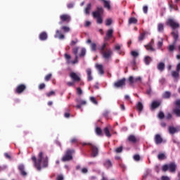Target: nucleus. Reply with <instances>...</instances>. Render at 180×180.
Wrapping results in <instances>:
<instances>
[{"instance_id": "obj_48", "label": "nucleus", "mask_w": 180, "mask_h": 180, "mask_svg": "<svg viewBox=\"0 0 180 180\" xmlns=\"http://www.w3.org/2000/svg\"><path fill=\"white\" fill-rule=\"evenodd\" d=\"M168 169H169V165H165L162 166V170L164 172H167V171H168Z\"/></svg>"}, {"instance_id": "obj_1", "label": "nucleus", "mask_w": 180, "mask_h": 180, "mask_svg": "<svg viewBox=\"0 0 180 180\" xmlns=\"http://www.w3.org/2000/svg\"><path fill=\"white\" fill-rule=\"evenodd\" d=\"M32 160L37 171H41V164L42 168H47L49 167V157L44 156L43 152L39 153L38 159L36 158V156H32Z\"/></svg>"}, {"instance_id": "obj_25", "label": "nucleus", "mask_w": 180, "mask_h": 180, "mask_svg": "<svg viewBox=\"0 0 180 180\" xmlns=\"http://www.w3.org/2000/svg\"><path fill=\"white\" fill-rule=\"evenodd\" d=\"M160 105H161V103L160 101H153L151 104V109L154 110V109H157V108L160 107Z\"/></svg>"}, {"instance_id": "obj_18", "label": "nucleus", "mask_w": 180, "mask_h": 180, "mask_svg": "<svg viewBox=\"0 0 180 180\" xmlns=\"http://www.w3.org/2000/svg\"><path fill=\"white\" fill-rule=\"evenodd\" d=\"M47 32H42L39 34V40H41L42 41H44V40H47Z\"/></svg>"}, {"instance_id": "obj_6", "label": "nucleus", "mask_w": 180, "mask_h": 180, "mask_svg": "<svg viewBox=\"0 0 180 180\" xmlns=\"http://www.w3.org/2000/svg\"><path fill=\"white\" fill-rule=\"evenodd\" d=\"M174 105L176 108L173 109V113L176 115L177 117H180V99L176 100L174 102Z\"/></svg>"}, {"instance_id": "obj_45", "label": "nucleus", "mask_w": 180, "mask_h": 180, "mask_svg": "<svg viewBox=\"0 0 180 180\" xmlns=\"http://www.w3.org/2000/svg\"><path fill=\"white\" fill-rule=\"evenodd\" d=\"M46 95L48 98H50V96H53L54 95H56V92H54V91H51L46 93Z\"/></svg>"}, {"instance_id": "obj_26", "label": "nucleus", "mask_w": 180, "mask_h": 180, "mask_svg": "<svg viewBox=\"0 0 180 180\" xmlns=\"http://www.w3.org/2000/svg\"><path fill=\"white\" fill-rule=\"evenodd\" d=\"M148 32L146 31H143L142 33H141L139 34V36L138 37V40L139 41H143V40H144V39H146V34H147Z\"/></svg>"}, {"instance_id": "obj_7", "label": "nucleus", "mask_w": 180, "mask_h": 180, "mask_svg": "<svg viewBox=\"0 0 180 180\" xmlns=\"http://www.w3.org/2000/svg\"><path fill=\"white\" fill-rule=\"evenodd\" d=\"M126 86V78L123 77L122 79L115 82L113 86L114 88H123Z\"/></svg>"}, {"instance_id": "obj_38", "label": "nucleus", "mask_w": 180, "mask_h": 180, "mask_svg": "<svg viewBox=\"0 0 180 180\" xmlns=\"http://www.w3.org/2000/svg\"><path fill=\"white\" fill-rule=\"evenodd\" d=\"M172 76L173 77V78H179V72L172 71Z\"/></svg>"}, {"instance_id": "obj_8", "label": "nucleus", "mask_w": 180, "mask_h": 180, "mask_svg": "<svg viewBox=\"0 0 180 180\" xmlns=\"http://www.w3.org/2000/svg\"><path fill=\"white\" fill-rule=\"evenodd\" d=\"M103 12H104L103 8H102L101 6H98L96 8V11L92 13L93 16L94 18H99V16H102V14L103 13Z\"/></svg>"}, {"instance_id": "obj_58", "label": "nucleus", "mask_w": 180, "mask_h": 180, "mask_svg": "<svg viewBox=\"0 0 180 180\" xmlns=\"http://www.w3.org/2000/svg\"><path fill=\"white\" fill-rule=\"evenodd\" d=\"M64 57L66 60H68V61H70V60H71V56L68 53H65Z\"/></svg>"}, {"instance_id": "obj_31", "label": "nucleus", "mask_w": 180, "mask_h": 180, "mask_svg": "<svg viewBox=\"0 0 180 180\" xmlns=\"http://www.w3.org/2000/svg\"><path fill=\"white\" fill-rule=\"evenodd\" d=\"M96 68L99 74H101V75H103V74H105V71L103 70V66L102 65H97Z\"/></svg>"}, {"instance_id": "obj_11", "label": "nucleus", "mask_w": 180, "mask_h": 180, "mask_svg": "<svg viewBox=\"0 0 180 180\" xmlns=\"http://www.w3.org/2000/svg\"><path fill=\"white\" fill-rule=\"evenodd\" d=\"M69 77H70L74 82H79V81H81V77L74 72H70Z\"/></svg>"}, {"instance_id": "obj_29", "label": "nucleus", "mask_w": 180, "mask_h": 180, "mask_svg": "<svg viewBox=\"0 0 180 180\" xmlns=\"http://www.w3.org/2000/svg\"><path fill=\"white\" fill-rule=\"evenodd\" d=\"M70 143L71 144H77V146H79V144H82V143L79 141V140H78L77 138L72 139L70 140Z\"/></svg>"}, {"instance_id": "obj_40", "label": "nucleus", "mask_w": 180, "mask_h": 180, "mask_svg": "<svg viewBox=\"0 0 180 180\" xmlns=\"http://www.w3.org/2000/svg\"><path fill=\"white\" fill-rule=\"evenodd\" d=\"M94 18L97 19L96 21H97V23L98 25H102V23L103 22V20L102 19V16L94 17Z\"/></svg>"}, {"instance_id": "obj_16", "label": "nucleus", "mask_w": 180, "mask_h": 180, "mask_svg": "<svg viewBox=\"0 0 180 180\" xmlns=\"http://www.w3.org/2000/svg\"><path fill=\"white\" fill-rule=\"evenodd\" d=\"M103 166L107 168V169H109V168H112V161L110 160L107 159L103 162Z\"/></svg>"}, {"instance_id": "obj_22", "label": "nucleus", "mask_w": 180, "mask_h": 180, "mask_svg": "<svg viewBox=\"0 0 180 180\" xmlns=\"http://www.w3.org/2000/svg\"><path fill=\"white\" fill-rule=\"evenodd\" d=\"M55 37H56V39H57V37H58V38L60 39V40H63V39H64L65 36H64V34H63L61 33V31L56 30V34H55Z\"/></svg>"}, {"instance_id": "obj_42", "label": "nucleus", "mask_w": 180, "mask_h": 180, "mask_svg": "<svg viewBox=\"0 0 180 180\" xmlns=\"http://www.w3.org/2000/svg\"><path fill=\"white\" fill-rule=\"evenodd\" d=\"M61 30H63L65 33H68V32H70V27L62 26Z\"/></svg>"}, {"instance_id": "obj_57", "label": "nucleus", "mask_w": 180, "mask_h": 180, "mask_svg": "<svg viewBox=\"0 0 180 180\" xmlns=\"http://www.w3.org/2000/svg\"><path fill=\"white\" fill-rule=\"evenodd\" d=\"M129 84H134V78L133 76H130L128 79Z\"/></svg>"}, {"instance_id": "obj_34", "label": "nucleus", "mask_w": 180, "mask_h": 180, "mask_svg": "<svg viewBox=\"0 0 180 180\" xmlns=\"http://www.w3.org/2000/svg\"><path fill=\"white\" fill-rule=\"evenodd\" d=\"M151 61H153V59H151V57L150 56H146L144 58V63L146 65H149L150 63H151Z\"/></svg>"}, {"instance_id": "obj_3", "label": "nucleus", "mask_w": 180, "mask_h": 180, "mask_svg": "<svg viewBox=\"0 0 180 180\" xmlns=\"http://www.w3.org/2000/svg\"><path fill=\"white\" fill-rule=\"evenodd\" d=\"M82 146L83 147H84V146H89L91 150V157L94 158H95V157H98V154H99V149L95 144L91 142H83Z\"/></svg>"}, {"instance_id": "obj_23", "label": "nucleus", "mask_w": 180, "mask_h": 180, "mask_svg": "<svg viewBox=\"0 0 180 180\" xmlns=\"http://www.w3.org/2000/svg\"><path fill=\"white\" fill-rule=\"evenodd\" d=\"M136 109L139 113H141L143 112V109H144V106L143 105V103L141 102H138L136 104Z\"/></svg>"}, {"instance_id": "obj_30", "label": "nucleus", "mask_w": 180, "mask_h": 180, "mask_svg": "<svg viewBox=\"0 0 180 180\" xmlns=\"http://www.w3.org/2000/svg\"><path fill=\"white\" fill-rule=\"evenodd\" d=\"M95 133L97 136H103V132L102 131V129H101V127H96Z\"/></svg>"}, {"instance_id": "obj_54", "label": "nucleus", "mask_w": 180, "mask_h": 180, "mask_svg": "<svg viewBox=\"0 0 180 180\" xmlns=\"http://www.w3.org/2000/svg\"><path fill=\"white\" fill-rule=\"evenodd\" d=\"M158 117L159 119H164V117H165V115L162 112V111L160 112L158 114Z\"/></svg>"}, {"instance_id": "obj_20", "label": "nucleus", "mask_w": 180, "mask_h": 180, "mask_svg": "<svg viewBox=\"0 0 180 180\" xmlns=\"http://www.w3.org/2000/svg\"><path fill=\"white\" fill-rule=\"evenodd\" d=\"M86 74H87V81L91 82L94 78L92 77V70L91 68L86 69Z\"/></svg>"}, {"instance_id": "obj_32", "label": "nucleus", "mask_w": 180, "mask_h": 180, "mask_svg": "<svg viewBox=\"0 0 180 180\" xmlns=\"http://www.w3.org/2000/svg\"><path fill=\"white\" fill-rule=\"evenodd\" d=\"M169 134H175V133H178V131L176 130V128L170 126L169 127Z\"/></svg>"}, {"instance_id": "obj_51", "label": "nucleus", "mask_w": 180, "mask_h": 180, "mask_svg": "<svg viewBox=\"0 0 180 180\" xmlns=\"http://www.w3.org/2000/svg\"><path fill=\"white\" fill-rule=\"evenodd\" d=\"M103 116L105 119H108L109 117V111L108 110L104 111V112L103 113Z\"/></svg>"}, {"instance_id": "obj_10", "label": "nucleus", "mask_w": 180, "mask_h": 180, "mask_svg": "<svg viewBox=\"0 0 180 180\" xmlns=\"http://www.w3.org/2000/svg\"><path fill=\"white\" fill-rule=\"evenodd\" d=\"M113 37V30L112 29H109L106 32H105V36L104 37V41H109L110 39Z\"/></svg>"}, {"instance_id": "obj_44", "label": "nucleus", "mask_w": 180, "mask_h": 180, "mask_svg": "<svg viewBox=\"0 0 180 180\" xmlns=\"http://www.w3.org/2000/svg\"><path fill=\"white\" fill-rule=\"evenodd\" d=\"M86 53V50L85 49V48H82V50H81V53L79 54V56L80 57H84L85 56Z\"/></svg>"}, {"instance_id": "obj_43", "label": "nucleus", "mask_w": 180, "mask_h": 180, "mask_svg": "<svg viewBox=\"0 0 180 180\" xmlns=\"http://www.w3.org/2000/svg\"><path fill=\"white\" fill-rule=\"evenodd\" d=\"M51 77H53V75L51 73H49L46 76H45L44 77V80L46 82H49V81L50 79H51Z\"/></svg>"}, {"instance_id": "obj_60", "label": "nucleus", "mask_w": 180, "mask_h": 180, "mask_svg": "<svg viewBox=\"0 0 180 180\" xmlns=\"http://www.w3.org/2000/svg\"><path fill=\"white\" fill-rule=\"evenodd\" d=\"M134 160L135 161H140V155H134Z\"/></svg>"}, {"instance_id": "obj_52", "label": "nucleus", "mask_w": 180, "mask_h": 180, "mask_svg": "<svg viewBox=\"0 0 180 180\" xmlns=\"http://www.w3.org/2000/svg\"><path fill=\"white\" fill-rule=\"evenodd\" d=\"M131 56H132V57H139V53L136 51H132L131 52Z\"/></svg>"}, {"instance_id": "obj_27", "label": "nucleus", "mask_w": 180, "mask_h": 180, "mask_svg": "<svg viewBox=\"0 0 180 180\" xmlns=\"http://www.w3.org/2000/svg\"><path fill=\"white\" fill-rule=\"evenodd\" d=\"M138 20L134 17H131L128 20V25H137Z\"/></svg>"}, {"instance_id": "obj_56", "label": "nucleus", "mask_w": 180, "mask_h": 180, "mask_svg": "<svg viewBox=\"0 0 180 180\" xmlns=\"http://www.w3.org/2000/svg\"><path fill=\"white\" fill-rule=\"evenodd\" d=\"M170 11H172V9H174V11H178V6H174L172 4H169Z\"/></svg>"}, {"instance_id": "obj_47", "label": "nucleus", "mask_w": 180, "mask_h": 180, "mask_svg": "<svg viewBox=\"0 0 180 180\" xmlns=\"http://www.w3.org/2000/svg\"><path fill=\"white\" fill-rule=\"evenodd\" d=\"M79 49V48H78V47H75L72 49L73 54H75V57L78 56V50Z\"/></svg>"}, {"instance_id": "obj_63", "label": "nucleus", "mask_w": 180, "mask_h": 180, "mask_svg": "<svg viewBox=\"0 0 180 180\" xmlns=\"http://www.w3.org/2000/svg\"><path fill=\"white\" fill-rule=\"evenodd\" d=\"M56 180H64V176L63 175H58L56 176Z\"/></svg>"}, {"instance_id": "obj_17", "label": "nucleus", "mask_w": 180, "mask_h": 180, "mask_svg": "<svg viewBox=\"0 0 180 180\" xmlns=\"http://www.w3.org/2000/svg\"><path fill=\"white\" fill-rule=\"evenodd\" d=\"M18 169H19L21 175H22V176H26V175H27V173L26 172H25V165H20L18 166Z\"/></svg>"}, {"instance_id": "obj_14", "label": "nucleus", "mask_w": 180, "mask_h": 180, "mask_svg": "<svg viewBox=\"0 0 180 180\" xmlns=\"http://www.w3.org/2000/svg\"><path fill=\"white\" fill-rule=\"evenodd\" d=\"M127 140L129 143H132V144H136V143H139L140 141V139L136 137L134 135H129Z\"/></svg>"}, {"instance_id": "obj_46", "label": "nucleus", "mask_w": 180, "mask_h": 180, "mask_svg": "<svg viewBox=\"0 0 180 180\" xmlns=\"http://www.w3.org/2000/svg\"><path fill=\"white\" fill-rule=\"evenodd\" d=\"M158 160H165V154L164 153H160L158 155Z\"/></svg>"}, {"instance_id": "obj_62", "label": "nucleus", "mask_w": 180, "mask_h": 180, "mask_svg": "<svg viewBox=\"0 0 180 180\" xmlns=\"http://www.w3.org/2000/svg\"><path fill=\"white\" fill-rule=\"evenodd\" d=\"M143 11L145 13H147V12H148V6H143Z\"/></svg>"}, {"instance_id": "obj_5", "label": "nucleus", "mask_w": 180, "mask_h": 180, "mask_svg": "<svg viewBox=\"0 0 180 180\" xmlns=\"http://www.w3.org/2000/svg\"><path fill=\"white\" fill-rule=\"evenodd\" d=\"M74 150H68L65 153V155L63 157L62 161L65 162V161H71L72 160V153Z\"/></svg>"}, {"instance_id": "obj_15", "label": "nucleus", "mask_w": 180, "mask_h": 180, "mask_svg": "<svg viewBox=\"0 0 180 180\" xmlns=\"http://www.w3.org/2000/svg\"><path fill=\"white\" fill-rule=\"evenodd\" d=\"M154 141L155 144H161L163 141V139L162 137H161V135L157 134L156 135H155Z\"/></svg>"}, {"instance_id": "obj_9", "label": "nucleus", "mask_w": 180, "mask_h": 180, "mask_svg": "<svg viewBox=\"0 0 180 180\" xmlns=\"http://www.w3.org/2000/svg\"><path fill=\"white\" fill-rule=\"evenodd\" d=\"M75 102L77 104L75 106L77 109H81L82 106H85V105H86V101L82 100L81 98H76Z\"/></svg>"}, {"instance_id": "obj_13", "label": "nucleus", "mask_w": 180, "mask_h": 180, "mask_svg": "<svg viewBox=\"0 0 180 180\" xmlns=\"http://www.w3.org/2000/svg\"><path fill=\"white\" fill-rule=\"evenodd\" d=\"M25 91H26V86L23 84H19L15 89V93L18 94H22Z\"/></svg>"}, {"instance_id": "obj_33", "label": "nucleus", "mask_w": 180, "mask_h": 180, "mask_svg": "<svg viewBox=\"0 0 180 180\" xmlns=\"http://www.w3.org/2000/svg\"><path fill=\"white\" fill-rule=\"evenodd\" d=\"M103 132L106 137H112V134H110V131H109V128L105 127L103 129Z\"/></svg>"}, {"instance_id": "obj_61", "label": "nucleus", "mask_w": 180, "mask_h": 180, "mask_svg": "<svg viewBox=\"0 0 180 180\" xmlns=\"http://www.w3.org/2000/svg\"><path fill=\"white\" fill-rule=\"evenodd\" d=\"M67 7L68 8V9H72V8H74V3H69L67 5Z\"/></svg>"}, {"instance_id": "obj_64", "label": "nucleus", "mask_w": 180, "mask_h": 180, "mask_svg": "<svg viewBox=\"0 0 180 180\" xmlns=\"http://www.w3.org/2000/svg\"><path fill=\"white\" fill-rule=\"evenodd\" d=\"M77 93L79 95H82V90L79 87H78V88H77Z\"/></svg>"}, {"instance_id": "obj_59", "label": "nucleus", "mask_w": 180, "mask_h": 180, "mask_svg": "<svg viewBox=\"0 0 180 180\" xmlns=\"http://www.w3.org/2000/svg\"><path fill=\"white\" fill-rule=\"evenodd\" d=\"M46 88V84L44 83H41L39 85V89H44Z\"/></svg>"}, {"instance_id": "obj_21", "label": "nucleus", "mask_w": 180, "mask_h": 180, "mask_svg": "<svg viewBox=\"0 0 180 180\" xmlns=\"http://www.w3.org/2000/svg\"><path fill=\"white\" fill-rule=\"evenodd\" d=\"M169 171H170V172H175V171H176V165L174 162L169 164Z\"/></svg>"}, {"instance_id": "obj_28", "label": "nucleus", "mask_w": 180, "mask_h": 180, "mask_svg": "<svg viewBox=\"0 0 180 180\" xmlns=\"http://www.w3.org/2000/svg\"><path fill=\"white\" fill-rule=\"evenodd\" d=\"M91 8L92 5L91 4V3L88 4L86 7L84 8L85 15H89Z\"/></svg>"}, {"instance_id": "obj_41", "label": "nucleus", "mask_w": 180, "mask_h": 180, "mask_svg": "<svg viewBox=\"0 0 180 180\" xmlns=\"http://www.w3.org/2000/svg\"><path fill=\"white\" fill-rule=\"evenodd\" d=\"M90 49L91 50V51H96V44L95 43H91L90 44Z\"/></svg>"}, {"instance_id": "obj_35", "label": "nucleus", "mask_w": 180, "mask_h": 180, "mask_svg": "<svg viewBox=\"0 0 180 180\" xmlns=\"http://www.w3.org/2000/svg\"><path fill=\"white\" fill-rule=\"evenodd\" d=\"M103 6H104V8L108 9V11H110V2H109L108 1H106V0L104 1Z\"/></svg>"}, {"instance_id": "obj_55", "label": "nucleus", "mask_w": 180, "mask_h": 180, "mask_svg": "<svg viewBox=\"0 0 180 180\" xmlns=\"http://www.w3.org/2000/svg\"><path fill=\"white\" fill-rule=\"evenodd\" d=\"M164 43H163V41L162 39L161 41H159L158 42V49H161V47H162Z\"/></svg>"}, {"instance_id": "obj_37", "label": "nucleus", "mask_w": 180, "mask_h": 180, "mask_svg": "<svg viewBox=\"0 0 180 180\" xmlns=\"http://www.w3.org/2000/svg\"><path fill=\"white\" fill-rule=\"evenodd\" d=\"M162 98H164L165 99H169V98H171V92L165 91L163 94Z\"/></svg>"}, {"instance_id": "obj_50", "label": "nucleus", "mask_w": 180, "mask_h": 180, "mask_svg": "<svg viewBox=\"0 0 180 180\" xmlns=\"http://www.w3.org/2000/svg\"><path fill=\"white\" fill-rule=\"evenodd\" d=\"M112 25V19L108 18L105 20V26H110Z\"/></svg>"}, {"instance_id": "obj_4", "label": "nucleus", "mask_w": 180, "mask_h": 180, "mask_svg": "<svg viewBox=\"0 0 180 180\" xmlns=\"http://www.w3.org/2000/svg\"><path fill=\"white\" fill-rule=\"evenodd\" d=\"M167 26H169L173 30L179 27V23L172 18H169L167 21Z\"/></svg>"}, {"instance_id": "obj_36", "label": "nucleus", "mask_w": 180, "mask_h": 180, "mask_svg": "<svg viewBox=\"0 0 180 180\" xmlns=\"http://www.w3.org/2000/svg\"><path fill=\"white\" fill-rule=\"evenodd\" d=\"M145 48L148 51H155V49L153 48V46H151V44H149L148 45H145Z\"/></svg>"}, {"instance_id": "obj_12", "label": "nucleus", "mask_w": 180, "mask_h": 180, "mask_svg": "<svg viewBox=\"0 0 180 180\" xmlns=\"http://www.w3.org/2000/svg\"><path fill=\"white\" fill-rule=\"evenodd\" d=\"M60 19L61 22H66V23H70V22H71V16L68 14L60 15Z\"/></svg>"}, {"instance_id": "obj_2", "label": "nucleus", "mask_w": 180, "mask_h": 180, "mask_svg": "<svg viewBox=\"0 0 180 180\" xmlns=\"http://www.w3.org/2000/svg\"><path fill=\"white\" fill-rule=\"evenodd\" d=\"M108 46H109V44L108 42H104L98 49L101 54H103V58H105V60L110 58L112 53V49L110 48H108Z\"/></svg>"}, {"instance_id": "obj_53", "label": "nucleus", "mask_w": 180, "mask_h": 180, "mask_svg": "<svg viewBox=\"0 0 180 180\" xmlns=\"http://www.w3.org/2000/svg\"><path fill=\"white\" fill-rule=\"evenodd\" d=\"M90 101L92 102V103H94V105H98V101L95 98V97H90Z\"/></svg>"}, {"instance_id": "obj_24", "label": "nucleus", "mask_w": 180, "mask_h": 180, "mask_svg": "<svg viewBox=\"0 0 180 180\" xmlns=\"http://www.w3.org/2000/svg\"><path fill=\"white\" fill-rule=\"evenodd\" d=\"M157 68L159 71H160L161 72H162V71H164V70H165V63L160 62L158 63Z\"/></svg>"}, {"instance_id": "obj_49", "label": "nucleus", "mask_w": 180, "mask_h": 180, "mask_svg": "<svg viewBox=\"0 0 180 180\" xmlns=\"http://www.w3.org/2000/svg\"><path fill=\"white\" fill-rule=\"evenodd\" d=\"M167 50H169V51H170V52L174 51V50H175V45H169L167 47Z\"/></svg>"}, {"instance_id": "obj_39", "label": "nucleus", "mask_w": 180, "mask_h": 180, "mask_svg": "<svg viewBox=\"0 0 180 180\" xmlns=\"http://www.w3.org/2000/svg\"><path fill=\"white\" fill-rule=\"evenodd\" d=\"M158 32H164V25L162 23H160L158 25Z\"/></svg>"}, {"instance_id": "obj_19", "label": "nucleus", "mask_w": 180, "mask_h": 180, "mask_svg": "<svg viewBox=\"0 0 180 180\" xmlns=\"http://www.w3.org/2000/svg\"><path fill=\"white\" fill-rule=\"evenodd\" d=\"M171 34L173 37L174 43H176L178 41V39L179 38V34L178 33V31H173L172 32Z\"/></svg>"}]
</instances>
